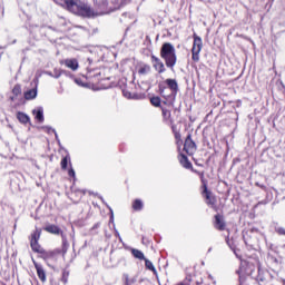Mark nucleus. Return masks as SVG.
Returning <instances> with one entry per match:
<instances>
[{
  "label": "nucleus",
  "mask_w": 285,
  "mask_h": 285,
  "mask_svg": "<svg viewBox=\"0 0 285 285\" xmlns=\"http://www.w3.org/2000/svg\"><path fill=\"white\" fill-rule=\"evenodd\" d=\"M161 115H163V118L165 119V121H168V119H170V117H173L170 110H168L166 108H161Z\"/></svg>",
  "instance_id": "obj_28"
},
{
  "label": "nucleus",
  "mask_w": 285,
  "mask_h": 285,
  "mask_svg": "<svg viewBox=\"0 0 285 285\" xmlns=\"http://www.w3.org/2000/svg\"><path fill=\"white\" fill-rule=\"evenodd\" d=\"M125 285H130V279H128V275L125 276Z\"/></svg>",
  "instance_id": "obj_34"
},
{
  "label": "nucleus",
  "mask_w": 285,
  "mask_h": 285,
  "mask_svg": "<svg viewBox=\"0 0 285 285\" xmlns=\"http://www.w3.org/2000/svg\"><path fill=\"white\" fill-rule=\"evenodd\" d=\"M60 66H66V68H69V70L75 72L79 70V60H77V58H67L60 60Z\"/></svg>",
  "instance_id": "obj_10"
},
{
  "label": "nucleus",
  "mask_w": 285,
  "mask_h": 285,
  "mask_svg": "<svg viewBox=\"0 0 285 285\" xmlns=\"http://www.w3.org/2000/svg\"><path fill=\"white\" fill-rule=\"evenodd\" d=\"M193 39L191 60L194 63H199V53L204 48V41L202 40V37L197 36V33L193 35Z\"/></svg>",
  "instance_id": "obj_5"
},
{
  "label": "nucleus",
  "mask_w": 285,
  "mask_h": 285,
  "mask_svg": "<svg viewBox=\"0 0 285 285\" xmlns=\"http://www.w3.org/2000/svg\"><path fill=\"white\" fill-rule=\"evenodd\" d=\"M178 285H186V284H184V283H178Z\"/></svg>",
  "instance_id": "obj_38"
},
{
  "label": "nucleus",
  "mask_w": 285,
  "mask_h": 285,
  "mask_svg": "<svg viewBox=\"0 0 285 285\" xmlns=\"http://www.w3.org/2000/svg\"><path fill=\"white\" fill-rule=\"evenodd\" d=\"M68 276L67 272H62V279H65V282H67L66 277Z\"/></svg>",
  "instance_id": "obj_35"
},
{
  "label": "nucleus",
  "mask_w": 285,
  "mask_h": 285,
  "mask_svg": "<svg viewBox=\"0 0 285 285\" xmlns=\"http://www.w3.org/2000/svg\"><path fill=\"white\" fill-rule=\"evenodd\" d=\"M151 63L158 75L166 72V66L164 65V61H161V59H159L157 56H151Z\"/></svg>",
  "instance_id": "obj_14"
},
{
  "label": "nucleus",
  "mask_w": 285,
  "mask_h": 285,
  "mask_svg": "<svg viewBox=\"0 0 285 285\" xmlns=\"http://www.w3.org/2000/svg\"><path fill=\"white\" fill-rule=\"evenodd\" d=\"M165 83L169 88L171 97H177V92H179V85L177 83V80L168 78L165 80ZM160 95L165 99H168V97H170V95H166V87L160 88Z\"/></svg>",
  "instance_id": "obj_7"
},
{
  "label": "nucleus",
  "mask_w": 285,
  "mask_h": 285,
  "mask_svg": "<svg viewBox=\"0 0 285 285\" xmlns=\"http://www.w3.org/2000/svg\"><path fill=\"white\" fill-rule=\"evenodd\" d=\"M18 121L20 124H22L23 126H26L27 124H30V116H28L26 112L23 111H18L16 115Z\"/></svg>",
  "instance_id": "obj_20"
},
{
  "label": "nucleus",
  "mask_w": 285,
  "mask_h": 285,
  "mask_svg": "<svg viewBox=\"0 0 285 285\" xmlns=\"http://www.w3.org/2000/svg\"><path fill=\"white\" fill-rule=\"evenodd\" d=\"M32 115L35 116V119L38 124H43V108L39 107L37 109H33Z\"/></svg>",
  "instance_id": "obj_18"
},
{
  "label": "nucleus",
  "mask_w": 285,
  "mask_h": 285,
  "mask_svg": "<svg viewBox=\"0 0 285 285\" xmlns=\"http://www.w3.org/2000/svg\"><path fill=\"white\" fill-rule=\"evenodd\" d=\"M12 95L13 97H11V101H14V99H17L19 95H21V85H14V87L12 88Z\"/></svg>",
  "instance_id": "obj_22"
},
{
  "label": "nucleus",
  "mask_w": 285,
  "mask_h": 285,
  "mask_svg": "<svg viewBox=\"0 0 285 285\" xmlns=\"http://www.w3.org/2000/svg\"><path fill=\"white\" fill-rule=\"evenodd\" d=\"M41 228H36L30 236H29V242H30V247L33 253H37L40 257L43 255V252L46 250L43 247H41V244H39V239H41Z\"/></svg>",
  "instance_id": "obj_4"
},
{
  "label": "nucleus",
  "mask_w": 285,
  "mask_h": 285,
  "mask_svg": "<svg viewBox=\"0 0 285 285\" xmlns=\"http://www.w3.org/2000/svg\"><path fill=\"white\" fill-rule=\"evenodd\" d=\"M68 176H69V177H72V179H75V177H76L75 169L70 168V169L68 170Z\"/></svg>",
  "instance_id": "obj_30"
},
{
  "label": "nucleus",
  "mask_w": 285,
  "mask_h": 285,
  "mask_svg": "<svg viewBox=\"0 0 285 285\" xmlns=\"http://www.w3.org/2000/svg\"><path fill=\"white\" fill-rule=\"evenodd\" d=\"M186 281L190 282V279L188 277L185 278Z\"/></svg>",
  "instance_id": "obj_37"
},
{
  "label": "nucleus",
  "mask_w": 285,
  "mask_h": 285,
  "mask_svg": "<svg viewBox=\"0 0 285 285\" xmlns=\"http://www.w3.org/2000/svg\"><path fill=\"white\" fill-rule=\"evenodd\" d=\"M276 233H277L278 235H284V236H285V228H284V227H279V228L276 230Z\"/></svg>",
  "instance_id": "obj_31"
},
{
  "label": "nucleus",
  "mask_w": 285,
  "mask_h": 285,
  "mask_svg": "<svg viewBox=\"0 0 285 285\" xmlns=\"http://www.w3.org/2000/svg\"><path fill=\"white\" fill-rule=\"evenodd\" d=\"M150 104H151V106H155V108H160L161 107V98L151 97L150 98Z\"/></svg>",
  "instance_id": "obj_25"
},
{
  "label": "nucleus",
  "mask_w": 285,
  "mask_h": 285,
  "mask_svg": "<svg viewBox=\"0 0 285 285\" xmlns=\"http://www.w3.org/2000/svg\"><path fill=\"white\" fill-rule=\"evenodd\" d=\"M43 230L46 233H49L50 235H60L62 237V240L66 239V234L63 233V230L55 224L47 225L46 227H43Z\"/></svg>",
  "instance_id": "obj_12"
},
{
  "label": "nucleus",
  "mask_w": 285,
  "mask_h": 285,
  "mask_svg": "<svg viewBox=\"0 0 285 285\" xmlns=\"http://www.w3.org/2000/svg\"><path fill=\"white\" fill-rule=\"evenodd\" d=\"M175 140H176V145L178 146V148H181V132L177 131L176 134H174Z\"/></svg>",
  "instance_id": "obj_29"
},
{
  "label": "nucleus",
  "mask_w": 285,
  "mask_h": 285,
  "mask_svg": "<svg viewBox=\"0 0 285 285\" xmlns=\"http://www.w3.org/2000/svg\"><path fill=\"white\" fill-rule=\"evenodd\" d=\"M144 208V203L140 199H135L132 203V210H141Z\"/></svg>",
  "instance_id": "obj_24"
},
{
  "label": "nucleus",
  "mask_w": 285,
  "mask_h": 285,
  "mask_svg": "<svg viewBox=\"0 0 285 285\" xmlns=\"http://www.w3.org/2000/svg\"><path fill=\"white\" fill-rule=\"evenodd\" d=\"M68 240L63 239L62 240V247L61 248H56L52 250H46L41 254V259L45 262H57L59 259V255H62V257H66V253H68Z\"/></svg>",
  "instance_id": "obj_3"
},
{
  "label": "nucleus",
  "mask_w": 285,
  "mask_h": 285,
  "mask_svg": "<svg viewBox=\"0 0 285 285\" xmlns=\"http://www.w3.org/2000/svg\"><path fill=\"white\" fill-rule=\"evenodd\" d=\"M202 197H204L205 203L217 213L219 207L217 206V196L213 194L208 187H204L200 193Z\"/></svg>",
  "instance_id": "obj_6"
},
{
  "label": "nucleus",
  "mask_w": 285,
  "mask_h": 285,
  "mask_svg": "<svg viewBox=\"0 0 285 285\" xmlns=\"http://www.w3.org/2000/svg\"><path fill=\"white\" fill-rule=\"evenodd\" d=\"M160 57L165 61V66L167 68H175L177 66V51L175 50V46L170 42H164L160 48Z\"/></svg>",
  "instance_id": "obj_2"
},
{
  "label": "nucleus",
  "mask_w": 285,
  "mask_h": 285,
  "mask_svg": "<svg viewBox=\"0 0 285 285\" xmlns=\"http://www.w3.org/2000/svg\"><path fill=\"white\" fill-rule=\"evenodd\" d=\"M65 6L68 12H71L77 17H82L83 19H90L95 17V10L86 2L65 0Z\"/></svg>",
  "instance_id": "obj_1"
},
{
  "label": "nucleus",
  "mask_w": 285,
  "mask_h": 285,
  "mask_svg": "<svg viewBox=\"0 0 285 285\" xmlns=\"http://www.w3.org/2000/svg\"><path fill=\"white\" fill-rule=\"evenodd\" d=\"M86 195V189L73 188L71 189L69 198L73 204H79Z\"/></svg>",
  "instance_id": "obj_11"
},
{
  "label": "nucleus",
  "mask_w": 285,
  "mask_h": 285,
  "mask_svg": "<svg viewBox=\"0 0 285 285\" xmlns=\"http://www.w3.org/2000/svg\"><path fill=\"white\" fill-rule=\"evenodd\" d=\"M178 161L180 166H183V168H186V170H190V168H193V163H190V160L188 159V156H186L183 153L178 154Z\"/></svg>",
  "instance_id": "obj_17"
},
{
  "label": "nucleus",
  "mask_w": 285,
  "mask_h": 285,
  "mask_svg": "<svg viewBox=\"0 0 285 285\" xmlns=\"http://www.w3.org/2000/svg\"><path fill=\"white\" fill-rule=\"evenodd\" d=\"M214 228L219 232L226 230V220L224 219V215L216 214L214 216Z\"/></svg>",
  "instance_id": "obj_15"
},
{
  "label": "nucleus",
  "mask_w": 285,
  "mask_h": 285,
  "mask_svg": "<svg viewBox=\"0 0 285 285\" xmlns=\"http://www.w3.org/2000/svg\"><path fill=\"white\" fill-rule=\"evenodd\" d=\"M138 91H130V89L128 88L122 89L124 97H126V99H144V94L141 92V85H138Z\"/></svg>",
  "instance_id": "obj_9"
},
{
  "label": "nucleus",
  "mask_w": 285,
  "mask_h": 285,
  "mask_svg": "<svg viewBox=\"0 0 285 285\" xmlns=\"http://www.w3.org/2000/svg\"><path fill=\"white\" fill-rule=\"evenodd\" d=\"M36 98H37V89H30L24 92V99H27V101H30Z\"/></svg>",
  "instance_id": "obj_21"
},
{
  "label": "nucleus",
  "mask_w": 285,
  "mask_h": 285,
  "mask_svg": "<svg viewBox=\"0 0 285 285\" xmlns=\"http://www.w3.org/2000/svg\"><path fill=\"white\" fill-rule=\"evenodd\" d=\"M33 266L36 268V273L38 275V278L42 284H46L47 282V276H46V269L43 268V265L37 263V261H33Z\"/></svg>",
  "instance_id": "obj_16"
},
{
  "label": "nucleus",
  "mask_w": 285,
  "mask_h": 285,
  "mask_svg": "<svg viewBox=\"0 0 285 285\" xmlns=\"http://www.w3.org/2000/svg\"><path fill=\"white\" fill-rule=\"evenodd\" d=\"M144 73V68H140L139 69V75H142Z\"/></svg>",
  "instance_id": "obj_36"
},
{
  "label": "nucleus",
  "mask_w": 285,
  "mask_h": 285,
  "mask_svg": "<svg viewBox=\"0 0 285 285\" xmlns=\"http://www.w3.org/2000/svg\"><path fill=\"white\" fill-rule=\"evenodd\" d=\"M206 173L205 171H202L200 174H198V177L202 181V186L200 188H208V180H206V177H205Z\"/></svg>",
  "instance_id": "obj_23"
},
{
  "label": "nucleus",
  "mask_w": 285,
  "mask_h": 285,
  "mask_svg": "<svg viewBox=\"0 0 285 285\" xmlns=\"http://www.w3.org/2000/svg\"><path fill=\"white\" fill-rule=\"evenodd\" d=\"M144 259H145L146 271H149V273H151L154 277H157V267H155V264L148 258H144Z\"/></svg>",
  "instance_id": "obj_19"
},
{
  "label": "nucleus",
  "mask_w": 285,
  "mask_h": 285,
  "mask_svg": "<svg viewBox=\"0 0 285 285\" xmlns=\"http://www.w3.org/2000/svg\"><path fill=\"white\" fill-rule=\"evenodd\" d=\"M171 132L173 135L179 132V130H177V125H171Z\"/></svg>",
  "instance_id": "obj_32"
},
{
  "label": "nucleus",
  "mask_w": 285,
  "mask_h": 285,
  "mask_svg": "<svg viewBox=\"0 0 285 285\" xmlns=\"http://www.w3.org/2000/svg\"><path fill=\"white\" fill-rule=\"evenodd\" d=\"M183 153H186L188 157H193V155L197 153V144L195 142V140H193V135L190 134H188L187 137L185 138Z\"/></svg>",
  "instance_id": "obj_8"
},
{
  "label": "nucleus",
  "mask_w": 285,
  "mask_h": 285,
  "mask_svg": "<svg viewBox=\"0 0 285 285\" xmlns=\"http://www.w3.org/2000/svg\"><path fill=\"white\" fill-rule=\"evenodd\" d=\"M189 170H191V173H194L195 175H198V176H199V174H202V171L194 169L193 166H191V168H189Z\"/></svg>",
  "instance_id": "obj_33"
},
{
  "label": "nucleus",
  "mask_w": 285,
  "mask_h": 285,
  "mask_svg": "<svg viewBox=\"0 0 285 285\" xmlns=\"http://www.w3.org/2000/svg\"><path fill=\"white\" fill-rule=\"evenodd\" d=\"M237 273L238 275H253V273H255V265L250 262H244Z\"/></svg>",
  "instance_id": "obj_13"
},
{
  "label": "nucleus",
  "mask_w": 285,
  "mask_h": 285,
  "mask_svg": "<svg viewBox=\"0 0 285 285\" xmlns=\"http://www.w3.org/2000/svg\"><path fill=\"white\" fill-rule=\"evenodd\" d=\"M131 255L136 259H144V253L141 250H139V249L131 248Z\"/></svg>",
  "instance_id": "obj_26"
},
{
  "label": "nucleus",
  "mask_w": 285,
  "mask_h": 285,
  "mask_svg": "<svg viewBox=\"0 0 285 285\" xmlns=\"http://www.w3.org/2000/svg\"><path fill=\"white\" fill-rule=\"evenodd\" d=\"M68 161H70V156H65L61 159L60 166L62 170H68Z\"/></svg>",
  "instance_id": "obj_27"
}]
</instances>
